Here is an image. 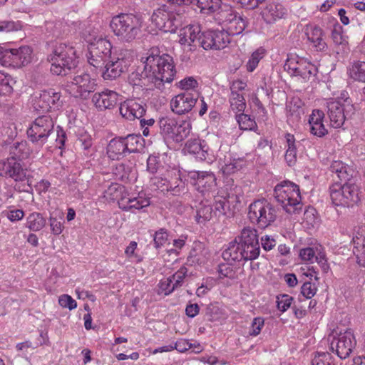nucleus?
<instances>
[{
	"label": "nucleus",
	"instance_id": "obj_1",
	"mask_svg": "<svg viewBox=\"0 0 365 365\" xmlns=\"http://www.w3.org/2000/svg\"><path fill=\"white\" fill-rule=\"evenodd\" d=\"M260 254L257 231L250 227L242 229L240 235L230 242L222 257L229 262L249 261L257 259Z\"/></svg>",
	"mask_w": 365,
	"mask_h": 365
},
{
	"label": "nucleus",
	"instance_id": "obj_2",
	"mask_svg": "<svg viewBox=\"0 0 365 365\" xmlns=\"http://www.w3.org/2000/svg\"><path fill=\"white\" fill-rule=\"evenodd\" d=\"M145 77L150 78L155 86L160 88L163 83H170L174 79L175 69L173 58L168 54L159 55L157 50H151L147 56L142 58Z\"/></svg>",
	"mask_w": 365,
	"mask_h": 365
},
{
	"label": "nucleus",
	"instance_id": "obj_3",
	"mask_svg": "<svg viewBox=\"0 0 365 365\" xmlns=\"http://www.w3.org/2000/svg\"><path fill=\"white\" fill-rule=\"evenodd\" d=\"M142 24L140 17L131 14H120L112 18L110 27L118 39L130 42L140 34Z\"/></svg>",
	"mask_w": 365,
	"mask_h": 365
},
{
	"label": "nucleus",
	"instance_id": "obj_4",
	"mask_svg": "<svg viewBox=\"0 0 365 365\" xmlns=\"http://www.w3.org/2000/svg\"><path fill=\"white\" fill-rule=\"evenodd\" d=\"M111 200H118L119 207L125 211L134 212L150 205V198L143 192L130 194L125 188L118 184L111 185L106 191Z\"/></svg>",
	"mask_w": 365,
	"mask_h": 365
},
{
	"label": "nucleus",
	"instance_id": "obj_5",
	"mask_svg": "<svg viewBox=\"0 0 365 365\" xmlns=\"http://www.w3.org/2000/svg\"><path fill=\"white\" fill-rule=\"evenodd\" d=\"M76 51L71 43H58L54 47L48 61L51 71L56 75L66 76L76 66Z\"/></svg>",
	"mask_w": 365,
	"mask_h": 365
},
{
	"label": "nucleus",
	"instance_id": "obj_6",
	"mask_svg": "<svg viewBox=\"0 0 365 365\" xmlns=\"http://www.w3.org/2000/svg\"><path fill=\"white\" fill-rule=\"evenodd\" d=\"M274 195L282 208L289 214H295L302 208L299 187L290 181H283L277 184Z\"/></svg>",
	"mask_w": 365,
	"mask_h": 365
},
{
	"label": "nucleus",
	"instance_id": "obj_7",
	"mask_svg": "<svg viewBox=\"0 0 365 365\" xmlns=\"http://www.w3.org/2000/svg\"><path fill=\"white\" fill-rule=\"evenodd\" d=\"M133 59L130 50L115 48L103 68L102 76L105 80H113L125 73Z\"/></svg>",
	"mask_w": 365,
	"mask_h": 365
},
{
	"label": "nucleus",
	"instance_id": "obj_8",
	"mask_svg": "<svg viewBox=\"0 0 365 365\" xmlns=\"http://www.w3.org/2000/svg\"><path fill=\"white\" fill-rule=\"evenodd\" d=\"M182 21L180 9L174 5H163L155 9L151 16L152 24L156 29L165 33H175Z\"/></svg>",
	"mask_w": 365,
	"mask_h": 365
},
{
	"label": "nucleus",
	"instance_id": "obj_9",
	"mask_svg": "<svg viewBox=\"0 0 365 365\" xmlns=\"http://www.w3.org/2000/svg\"><path fill=\"white\" fill-rule=\"evenodd\" d=\"M160 134L166 143H181L190 135L192 125L189 120L163 117L158 121Z\"/></svg>",
	"mask_w": 365,
	"mask_h": 365
},
{
	"label": "nucleus",
	"instance_id": "obj_10",
	"mask_svg": "<svg viewBox=\"0 0 365 365\" xmlns=\"http://www.w3.org/2000/svg\"><path fill=\"white\" fill-rule=\"evenodd\" d=\"M88 63L96 68L103 69L105 63L113 53L112 44L109 40L102 35L90 34L88 38Z\"/></svg>",
	"mask_w": 365,
	"mask_h": 365
},
{
	"label": "nucleus",
	"instance_id": "obj_11",
	"mask_svg": "<svg viewBox=\"0 0 365 365\" xmlns=\"http://www.w3.org/2000/svg\"><path fill=\"white\" fill-rule=\"evenodd\" d=\"M248 217L252 223L260 228H266L277 219L276 207L267 200H258L251 203L249 207Z\"/></svg>",
	"mask_w": 365,
	"mask_h": 365
},
{
	"label": "nucleus",
	"instance_id": "obj_12",
	"mask_svg": "<svg viewBox=\"0 0 365 365\" xmlns=\"http://www.w3.org/2000/svg\"><path fill=\"white\" fill-rule=\"evenodd\" d=\"M327 107L330 125L334 128H341L347 116L354 112V105L349 98L329 99L327 102Z\"/></svg>",
	"mask_w": 365,
	"mask_h": 365
},
{
	"label": "nucleus",
	"instance_id": "obj_13",
	"mask_svg": "<svg viewBox=\"0 0 365 365\" xmlns=\"http://www.w3.org/2000/svg\"><path fill=\"white\" fill-rule=\"evenodd\" d=\"M330 196L336 206H352L359 200V187L355 180L345 182L343 185L334 184L330 187Z\"/></svg>",
	"mask_w": 365,
	"mask_h": 365
},
{
	"label": "nucleus",
	"instance_id": "obj_14",
	"mask_svg": "<svg viewBox=\"0 0 365 365\" xmlns=\"http://www.w3.org/2000/svg\"><path fill=\"white\" fill-rule=\"evenodd\" d=\"M330 349L340 359H346L350 356L356 345V340L351 329L344 332H333L329 335Z\"/></svg>",
	"mask_w": 365,
	"mask_h": 365
},
{
	"label": "nucleus",
	"instance_id": "obj_15",
	"mask_svg": "<svg viewBox=\"0 0 365 365\" xmlns=\"http://www.w3.org/2000/svg\"><path fill=\"white\" fill-rule=\"evenodd\" d=\"M53 128L54 123L50 116H39L30 125L27 135L32 143L43 145L53 133Z\"/></svg>",
	"mask_w": 365,
	"mask_h": 365
},
{
	"label": "nucleus",
	"instance_id": "obj_16",
	"mask_svg": "<svg viewBox=\"0 0 365 365\" xmlns=\"http://www.w3.org/2000/svg\"><path fill=\"white\" fill-rule=\"evenodd\" d=\"M96 80L88 73H76L66 85V91L75 98H86L96 89Z\"/></svg>",
	"mask_w": 365,
	"mask_h": 365
},
{
	"label": "nucleus",
	"instance_id": "obj_17",
	"mask_svg": "<svg viewBox=\"0 0 365 365\" xmlns=\"http://www.w3.org/2000/svg\"><path fill=\"white\" fill-rule=\"evenodd\" d=\"M284 67L290 75L299 76L304 81L314 76L317 72V68L314 64L295 55L288 56Z\"/></svg>",
	"mask_w": 365,
	"mask_h": 365
},
{
	"label": "nucleus",
	"instance_id": "obj_18",
	"mask_svg": "<svg viewBox=\"0 0 365 365\" xmlns=\"http://www.w3.org/2000/svg\"><path fill=\"white\" fill-rule=\"evenodd\" d=\"M34 108L36 110L48 112L61 106V93L53 89L42 91L32 100Z\"/></svg>",
	"mask_w": 365,
	"mask_h": 365
},
{
	"label": "nucleus",
	"instance_id": "obj_19",
	"mask_svg": "<svg viewBox=\"0 0 365 365\" xmlns=\"http://www.w3.org/2000/svg\"><path fill=\"white\" fill-rule=\"evenodd\" d=\"M183 150L185 153L193 155L196 160L208 163L214 162L217 158L205 141L199 138L187 140Z\"/></svg>",
	"mask_w": 365,
	"mask_h": 365
},
{
	"label": "nucleus",
	"instance_id": "obj_20",
	"mask_svg": "<svg viewBox=\"0 0 365 365\" xmlns=\"http://www.w3.org/2000/svg\"><path fill=\"white\" fill-rule=\"evenodd\" d=\"M200 46L205 50H220L229 44L230 39L225 31H207L200 36Z\"/></svg>",
	"mask_w": 365,
	"mask_h": 365
},
{
	"label": "nucleus",
	"instance_id": "obj_21",
	"mask_svg": "<svg viewBox=\"0 0 365 365\" xmlns=\"http://www.w3.org/2000/svg\"><path fill=\"white\" fill-rule=\"evenodd\" d=\"M199 96L198 91L183 92L175 96L170 101L171 110L178 115L189 113L196 104Z\"/></svg>",
	"mask_w": 365,
	"mask_h": 365
},
{
	"label": "nucleus",
	"instance_id": "obj_22",
	"mask_svg": "<svg viewBox=\"0 0 365 365\" xmlns=\"http://www.w3.org/2000/svg\"><path fill=\"white\" fill-rule=\"evenodd\" d=\"M189 177L191 183L202 194L205 195L215 190L216 178L212 172L190 171Z\"/></svg>",
	"mask_w": 365,
	"mask_h": 365
},
{
	"label": "nucleus",
	"instance_id": "obj_23",
	"mask_svg": "<svg viewBox=\"0 0 365 365\" xmlns=\"http://www.w3.org/2000/svg\"><path fill=\"white\" fill-rule=\"evenodd\" d=\"M201 29L199 25L190 24L181 28L179 31V43L187 51H195L200 45Z\"/></svg>",
	"mask_w": 365,
	"mask_h": 365
},
{
	"label": "nucleus",
	"instance_id": "obj_24",
	"mask_svg": "<svg viewBox=\"0 0 365 365\" xmlns=\"http://www.w3.org/2000/svg\"><path fill=\"white\" fill-rule=\"evenodd\" d=\"M0 176L11 178L15 181H24L26 178V171L18 160L9 157L0 160Z\"/></svg>",
	"mask_w": 365,
	"mask_h": 365
},
{
	"label": "nucleus",
	"instance_id": "obj_25",
	"mask_svg": "<svg viewBox=\"0 0 365 365\" xmlns=\"http://www.w3.org/2000/svg\"><path fill=\"white\" fill-rule=\"evenodd\" d=\"M6 56V66L21 68L28 65L32 58V49L28 46L12 48Z\"/></svg>",
	"mask_w": 365,
	"mask_h": 365
},
{
	"label": "nucleus",
	"instance_id": "obj_26",
	"mask_svg": "<svg viewBox=\"0 0 365 365\" xmlns=\"http://www.w3.org/2000/svg\"><path fill=\"white\" fill-rule=\"evenodd\" d=\"M324 113L322 110L314 109L309 116L308 125L310 133L317 137L322 138L328 134V130L324 124Z\"/></svg>",
	"mask_w": 365,
	"mask_h": 365
},
{
	"label": "nucleus",
	"instance_id": "obj_27",
	"mask_svg": "<svg viewBox=\"0 0 365 365\" xmlns=\"http://www.w3.org/2000/svg\"><path fill=\"white\" fill-rule=\"evenodd\" d=\"M119 101L118 94L113 91L106 89L93 96L92 101L99 109H109L115 106Z\"/></svg>",
	"mask_w": 365,
	"mask_h": 365
},
{
	"label": "nucleus",
	"instance_id": "obj_28",
	"mask_svg": "<svg viewBox=\"0 0 365 365\" xmlns=\"http://www.w3.org/2000/svg\"><path fill=\"white\" fill-rule=\"evenodd\" d=\"M357 264L365 267V227H359L352 239Z\"/></svg>",
	"mask_w": 365,
	"mask_h": 365
},
{
	"label": "nucleus",
	"instance_id": "obj_29",
	"mask_svg": "<svg viewBox=\"0 0 365 365\" xmlns=\"http://www.w3.org/2000/svg\"><path fill=\"white\" fill-rule=\"evenodd\" d=\"M305 34L307 40L317 51H324L327 49V45L324 39V32L320 27L312 24L307 25Z\"/></svg>",
	"mask_w": 365,
	"mask_h": 365
},
{
	"label": "nucleus",
	"instance_id": "obj_30",
	"mask_svg": "<svg viewBox=\"0 0 365 365\" xmlns=\"http://www.w3.org/2000/svg\"><path fill=\"white\" fill-rule=\"evenodd\" d=\"M119 110L123 118L130 120L141 118L145 113L143 106L133 99L120 103Z\"/></svg>",
	"mask_w": 365,
	"mask_h": 365
},
{
	"label": "nucleus",
	"instance_id": "obj_31",
	"mask_svg": "<svg viewBox=\"0 0 365 365\" xmlns=\"http://www.w3.org/2000/svg\"><path fill=\"white\" fill-rule=\"evenodd\" d=\"M220 197L225 200L227 203V207L235 208L237 204L241 202L242 197V188L237 185H226L225 187L220 191Z\"/></svg>",
	"mask_w": 365,
	"mask_h": 365
},
{
	"label": "nucleus",
	"instance_id": "obj_32",
	"mask_svg": "<svg viewBox=\"0 0 365 365\" xmlns=\"http://www.w3.org/2000/svg\"><path fill=\"white\" fill-rule=\"evenodd\" d=\"M285 14L286 9L284 7L282 4L275 2L269 4L262 11V18L268 24L283 18Z\"/></svg>",
	"mask_w": 365,
	"mask_h": 365
},
{
	"label": "nucleus",
	"instance_id": "obj_33",
	"mask_svg": "<svg viewBox=\"0 0 365 365\" xmlns=\"http://www.w3.org/2000/svg\"><path fill=\"white\" fill-rule=\"evenodd\" d=\"M108 157L112 160H120L128 154L126 153L123 138L112 139L107 146Z\"/></svg>",
	"mask_w": 365,
	"mask_h": 365
},
{
	"label": "nucleus",
	"instance_id": "obj_34",
	"mask_svg": "<svg viewBox=\"0 0 365 365\" xmlns=\"http://www.w3.org/2000/svg\"><path fill=\"white\" fill-rule=\"evenodd\" d=\"M227 24V33L230 35H238L241 34L246 27L245 19L240 16H237L230 11L225 20Z\"/></svg>",
	"mask_w": 365,
	"mask_h": 365
},
{
	"label": "nucleus",
	"instance_id": "obj_35",
	"mask_svg": "<svg viewBox=\"0 0 365 365\" xmlns=\"http://www.w3.org/2000/svg\"><path fill=\"white\" fill-rule=\"evenodd\" d=\"M219 165L220 170L225 175H231L240 170L242 168V161L239 159L232 158L230 154L225 155L222 159L219 154Z\"/></svg>",
	"mask_w": 365,
	"mask_h": 365
},
{
	"label": "nucleus",
	"instance_id": "obj_36",
	"mask_svg": "<svg viewBox=\"0 0 365 365\" xmlns=\"http://www.w3.org/2000/svg\"><path fill=\"white\" fill-rule=\"evenodd\" d=\"M330 169L332 173L337 175L338 178L341 181L347 182L354 180L353 178V175L355 173L354 170L341 160L332 162Z\"/></svg>",
	"mask_w": 365,
	"mask_h": 365
},
{
	"label": "nucleus",
	"instance_id": "obj_37",
	"mask_svg": "<svg viewBox=\"0 0 365 365\" xmlns=\"http://www.w3.org/2000/svg\"><path fill=\"white\" fill-rule=\"evenodd\" d=\"M284 138L286 140V151L284 155V159L289 166H292L297 162V142L294 136L290 133L285 134Z\"/></svg>",
	"mask_w": 365,
	"mask_h": 365
},
{
	"label": "nucleus",
	"instance_id": "obj_38",
	"mask_svg": "<svg viewBox=\"0 0 365 365\" xmlns=\"http://www.w3.org/2000/svg\"><path fill=\"white\" fill-rule=\"evenodd\" d=\"M31 151L26 141L15 143L9 149L10 158H14L21 162V160L29 158Z\"/></svg>",
	"mask_w": 365,
	"mask_h": 365
},
{
	"label": "nucleus",
	"instance_id": "obj_39",
	"mask_svg": "<svg viewBox=\"0 0 365 365\" xmlns=\"http://www.w3.org/2000/svg\"><path fill=\"white\" fill-rule=\"evenodd\" d=\"M46 224V220L39 212H32L26 219V227L34 232L42 230Z\"/></svg>",
	"mask_w": 365,
	"mask_h": 365
},
{
	"label": "nucleus",
	"instance_id": "obj_40",
	"mask_svg": "<svg viewBox=\"0 0 365 365\" xmlns=\"http://www.w3.org/2000/svg\"><path fill=\"white\" fill-rule=\"evenodd\" d=\"M213 215L214 210L211 205L208 204L207 202H202L197 209L196 221L198 223H205L211 220Z\"/></svg>",
	"mask_w": 365,
	"mask_h": 365
},
{
	"label": "nucleus",
	"instance_id": "obj_41",
	"mask_svg": "<svg viewBox=\"0 0 365 365\" xmlns=\"http://www.w3.org/2000/svg\"><path fill=\"white\" fill-rule=\"evenodd\" d=\"M320 245H314L312 247H307L299 250V257L305 262H313L317 259V255L322 250Z\"/></svg>",
	"mask_w": 365,
	"mask_h": 365
},
{
	"label": "nucleus",
	"instance_id": "obj_42",
	"mask_svg": "<svg viewBox=\"0 0 365 365\" xmlns=\"http://www.w3.org/2000/svg\"><path fill=\"white\" fill-rule=\"evenodd\" d=\"M16 81L9 74L0 71V96H9Z\"/></svg>",
	"mask_w": 365,
	"mask_h": 365
},
{
	"label": "nucleus",
	"instance_id": "obj_43",
	"mask_svg": "<svg viewBox=\"0 0 365 365\" xmlns=\"http://www.w3.org/2000/svg\"><path fill=\"white\" fill-rule=\"evenodd\" d=\"M197 6L203 14H210L217 11L221 5V0H196Z\"/></svg>",
	"mask_w": 365,
	"mask_h": 365
},
{
	"label": "nucleus",
	"instance_id": "obj_44",
	"mask_svg": "<svg viewBox=\"0 0 365 365\" xmlns=\"http://www.w3.org/2000/svg\"><path fill=\"white\" fill-rule=\"evenodd\" d=\"M265 53L266 50L262 47H260L255 51L251 54L246 63L247 71L249 72H252L257 67L260 60L264 58Z\"/></svg>",
	"mask_w": 365,
	"mask_h": 365
},
{
	"label": "nucleus",
	"instance_id": "obj_45",
	"mask_svg": "<svg viewBox=\"0 0 365 365\" xmlns=\"http://www.w3.org/2000/svg\"><path fill=\"white\" fill-rule=\"evenodd\" d=\"M140 140L141 138L136 135H128L123 138L127 154L136 152L141 145Z\"/></svg>",
	"mask_w": 365,
	"mask_h": 365
},
{
	"label": "nucleus",
	"instance_id": "obj_46",
	"mask_svg": "<svg viewBox=\"0 0 365 365\" xmlns=\"http://www.w3.org/2000/svg\"><path fill=\"white\" fill-rule=\"evenodd\" d=\"M191 256L195 258V261L200 264H205L208 259L210 254L207 249L204 247L202 244L195 245V248L191 252Z\"/></svg>",
	"mask_w": 365,
	"mask_h": 365
},
{
	"label": "nucleus",
	"instance_id": "obj_47",
	"mask_svg": "<svg viewBox=\"0 0 365 365\" xmlns=\"http://www.w3.org/2000/svg\"><path fill=\"white\" fill-rule=\"evenodd\" d=\"M349 75L354 80L365 82V62L354 63L349 69Z\"/></svg>",
	"mask_w": 365,
	"mask_h": 365
},
{
	"label": "nucleus",
	"instance_id": "obj_48",
	"mask_svg": "<svg viewBox=\"0 0 365 365\" xmlns=\"http://www.w3.org/2000/svg\"><path fill=\"white\" fill-rule=\"evenodd\" d=\"M331 37L336 45L343 46L347 43L346 36L344 34L343 27L339 23L334 24Z\"/></svg>",
	"mask_w": 365,
	"mask_h": 365
},
{
	"label": "nucleus",
	"instance_id": "obj_49",
	"mask_svg": "<svg viewBox=\"0 0 365 365\" xmlns=\"http://www.w3.org/2000/svg\"><path fill=\"white\" fill-rule=\"evenodd\" d=\"M236 120L240 129L245 130H252L257 128L256 122L250 115L243 113L236 115Z\"/></svg>",
	"mask_w": 365,
	"mask_h": 365
},
{
	"label": "nucleus",
	"instance_id": "obj_50",
	"mask_svg": "<svg viewBox=\"0 0 365 365\" xmlns=\"http://www.w3.org/2000/svg\"><path fill=\"white\" fill-rule=\"evenodd\" d=\"M175 178L170 180H168V192H172L175 195H180L185 190L184 182L180 179L178 173L174 172Z\"/></svg>",
	"mask_w": 365,
	"mask_h": 365
},
{
	"label": "nucleus",
	"instance_id": "obj_51",
	"mask_svg": "<svg viewBox=\"0 0 365 365\" xmlns=\"http://www.w3.org/2000/svg\"><path fill=\"white\" fill-rule=\"evenodd\" d=\"M230 107L233 111L243 112L246 107L243 94H232L230 96Z\"/></svg>",
	"mask_w": 365,
	"mask_h": 365
},
{
	"label": "nucleus",
	"instance_id": "obj_52",
	"mask_svg": "<svg viewBox=\"0 0 365 365\" xmlns=\"http://www.w3.org/2000/svg\"><path fill=\"white\" fill-rule=\"evenodd\" d=\"M177 85L179 88L185 91V92H190V91H191L190 92L197 91L196 88L198 87V82L192 76L182 79Z\"/></svg>",
	"mask_w": 365,
	"mask_h": 365
},
{
	"label": "nucleus",
	"instance_id": "obj_53",
	"mask_svg": "<svg viewBox=\"0 0 365 365\" xmlns=\"http://www.w3.org/2000/svg\"><path fill=\"white\" fill-rule=\"evenodd\" d=\"M144 69L140 73L138 71L133 72L128 78L129 83L133 86H146V83H151L150 78L145 77L143 75Z\"/></svg>",
	"mask_w": 365,
	"mask_h": 365
},
{
	"label": "nucleus",
	"instance_id": "obj_54",
	"mask_svg": "<svg viewBox=\"0 0 365 365\" xmlns=\"http://www.w3.org/2000/svg\"><path fill=\"white\" fill-rule=\"evenodd\" d=\"M303 223L307 227H314L318 223L317 211L314 207H309L304 212Z\"/></svg>",
	"mask_w": 365,
	"mask_h": 365
},
{
	"label": "nucleus",
	"instance_id": "obj_55",
	"mask_svg": "<svg viewBox=\"0 0 365 365\" xmlns=\"http://www.w3.org/2000/svg\"><path fill=\"white\" fill-rule=\"evenodd\" d=\"M173 282V280L170 277L160 280L158 284V294L168 295L173 292L176 289Z\"/></svg>",
	"mask_w": 365,
	"mask_h": 365
},
{
	"label": "nucleus",
	"instance_id": "obj_56",
	"mask_svg": "<svg viewBox=\"0 0 365 365\" xmlns=\"http://www.w3.org/2000/svg\"><path fill=\"white\" fill-rule=\"evenodd\" d=\"M78 143L82 149L86 151V155L90 154V149L92 148L93 142L91 136L87 133H82L78 135Z\"/></svg>",
	"mask_w": 365,
	"mask_h": 365
},
{
	"label": "nucleus",
	"instance_id": "obj_57",
	"mask_svg": "<svg viewBox=\"0 0 365 365\" xmlns=\"http://www.w3.org/2000/svg\"><path fill=\"white\" fill-rule=\"evenodd\" d=\"M312 365H334L331 355L327 352L318 353L312 361Z\"/></svg>",
	"mask_w": 365,
	"mask_h": 365
},
{
	"label": "nucleus",
	"instance_id": "obj_58",
	"mask_svg": "<svg viewBox=\"0 0 365 365\" xmlns=\"http://www.w3.org/2000/svg\"><path fill=\"white\" fill-rule=\"evenodd\" d=\"M154 245L156 248L164 246L168 241V233L165 229H160L154 235Z\"/></svg>",
	"mask_w": 365,
	"mask_h": 365
},
{
	"label": "nucleus",
	"instance_id": "obj_59",
	"mask_svg": "<svg viewBox=\"0 0 365 365\" xmlns=\"http://www.w3.org/2000/svg\"><path fill=\"white\" fill-rule=\"evenodd\" d=\"M264 320L262 317H255L250 325L249 335L257 336L259 335L264 327Z\"/></svg>",
	"mask_w": 365,
	"mask_h": 365
},
{
	"label": "nucleus",
	"instance_id": "obj_60",
	"mask_svg": "<svg viewBox=\"0 0 365 365\" xmlns=\"http://www.w3.org/2000/svg\"><path fill=\"white\" fill-rule=\"evenodd\" d=\"M292 300V297L287 294L277 297L278 309L282 312H286L290 307Z\"/></svg>",
	"mask_w": 365,
	"mask_h": 365
},
{
	"label": "nucleus",
	"instance_id": "obj_61",
	"mask_svg": "<svg viewBox=\"0 0 365 365\" xmlns=\"http://www.w3.org/2000/svg\"><path fill=\"white\" fill-rule=\"evenodd\" d=\"M58 304L63 308L73 310L77 307L76 302L68 294H62L58 297Z\"/></svg>",
	"mask_w": 365,
	"mask_h": 365
},
{
	"label": "nucleus",
	"instance_id": "obj_62",
	"mask_svg": "<svg viewBox=\"0 0 365 365\" xmlns=\"http://www.w3.org/2000/svg\"><path fill=\"white\" fill-rule=\"evenodd\" d=\"M151 185L155 190H159L163 192H168V187L167 178H163L160 176L156 175L150 179Z\"/></svg>",
	"mask_w": 365,
	"mask_h": 365
},
{
	"label": "nucleus",
	"instance_id": "obj_63",
	"mask_svg": "<svg viewBox=\"0 0 365 365\" xmlns=\"http://www.w3.org/2000/svg\"><path fill=\"white\" fill-rule=\"evenodd\" d=\"M187 274V269L185 267H180L172 277H170L173 280V285L175 288L180 287L182 284L183 279Z\"/></svg>",
	"mask_w": 365,
	"mask_h": 365
},
{
	"label": "nucleus",
	"instance_id": "obj_64",
	"mask_svg": "<svg viewBox=\"0 0 365 365\" xmlns=\"http://www.w3.org/2000/svg\"><path fill=\"white\" fill-rule=\"evenodd\" d=\"M317 290L314 284L311 282H305L301 287V293L307 299H311L314 296Z\"/></svg>",
	"mask_w": 365,
	"mask_h": 365
}]
</instances>
